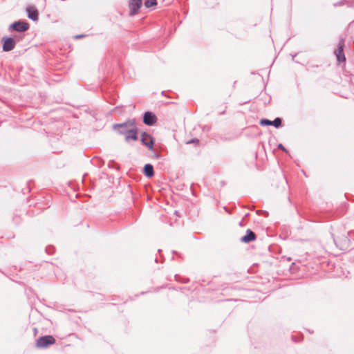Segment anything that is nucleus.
Instances as JSON below:
<instances>
[{
  "mask_svg": "<svg viewBox=\"0 0 354 354\" xmlns=\"http://www.w3.org/2000/svg\"><path fill=\"white\" fill-rule=\"evenodd\" d=\"M259 124L261 126H273L277 129L280 128L282 126V119L281 118H276L274 120H270L266 118L260 120Z\"/></svg>",
  "mask_w": 354,
  "mask_h": 354,
  "instance_id": "obj_8",
  "label": "nucleus"
},
{
  "mask_svg": "<svg viewBox=\"0 0 354 354\" xmlns=\"http://www.w3.org/2000/svg\"><path fill=\"white\" fill-rule=\"evenodd\" d=\"M257 236L255 233L250 229L246 230L245 234L241 238V241L245 243H249L256 240Z\"/></svg>",
  "mask_w": 354,
  "mask_h": 354,
  "instance_id": "obj_11",
  "label": "nucleus"
},
{
  "mask_svg": "<svg viewBox=\"0 0 354 354\" xmlns=\"http://www.w3.org/2000/svg\"><path fill=\"white\" fill-rule=\"evenodd\" d=\"M172 253H173V254H177V252H176V251H175V250H173V251H172Z\"/></svg>",
  "mask_w": 354,
  "mask_h": 354,
  "instance_id": "obj_24",
  "label": "nucleus"
},
{
  "mask_svg": "<svg viewBox=\"0 0 354 354\" xmlns=\"http://www.w3.org/2000/svg\"><path fill=\"white\" fill-rule=\"evenodd\" d=\"M30 28L29 24L24 20H18L12 23L8 28L9 31H16L18 32H24Z\"/></svg>",
  "mask_w": 354,
  "mask_h": 354,
  "instance_id": "obj_3",
  "label": "nucleus"
},
{
  "mask_svg": "<svg viewBox=\"0 0 354 354\" xmlns=\"http://www.w3.org/2000/svg\"><path fill=\"white\" fill-rule=\"evenodd\" d=\"M344 39L342 38L338 43L337 48L335 50V55L339 63L346 61V57L344 53Z\"/></svg>",
  "mask_w": 354,
  "mask_h": 354,
  "instance_id": "obj_7",
  "label": "nucleus"
},
{
  "mask_svg": "<svg viewBox=\"0 0 354 354\" xmlns=\"http://www.w3.org/2000/svg\"><path fill=\"white\" fill-rule=\"evenodd\" d=\"M198 142H199L198 139L193 138V139H191L190 140H189L187 143V144H191V143H198Z\"/></svg>",
  "mask_w": 354,
  "mask_h": 354,
  "instance_id": "obj_19",
  "label": "nucleus"
},
{
  "mask_svg": "<svg viewBox=\"0 0 354 354\" xmlns=\"http://www.w3.org/2000/svg\"><path fill=\"white\" fill-rule=\"evenodd\" d=\"M21 39L19 36H16L15 38L11 37L4 36L1 39L2 48L4 52H9L13 50L16 46V41Z\"/></svg>",
  "mask_w": 354,
  "mask_h": 354,
  "instance_id": "obj_2",
  "label": "nucleus"
},
{
  "mask_svg": "<svg viewBox=\"0 0 354 354\" xmlns=\"http://www.w3.org/2000/svg\"><path fill=\"white\" fill-rule=\"evenodd\" d=\"M115 165L116 163L112 160L109 163V167H113Z\"/></svg>",
  "mask_w": 354,
  "mask_h": 354,
  "instance_id": "obj_20",
  "label": "nucleus"
},
{
  "mask_svg": "<svg viewBox=\"0 0 354 354\" xmlns=\"http://www.w3.org/2000/svg\"><path fill=\"white\" fill-rule=\"evenodd\" d=\"M277 149L284 151L287 154L289 153L288 151L284 147V146L281 143L277 145Z\"/></svg>",
  "mask_w": 354,
  "mask_h": 354,
  "instance_id": "obj_17",
  "label": "nucleus"
},
{
  "mask_svg": "<svg viewBox=\"0 0 354 354\" xmlns=\"http://www.w3.org/2000/svg\"><path fill=\"white\" fill-rule=\"evenodd\" d=\"M55 343V339L52 335H44L36 341V346L39 348H46Z\"/></svg>",
  "mask_w": 354,
  "mask_h": 354,
  "instance_id": "obj_4",
  "label": "nucleus"
},
{
  "mask_svg": "<svg viewBox=\"0 0 354 354\" xmlns=\"http://www.w3.org/2000/svg\"><path fill=\"white\" fill-rule=\"evenodd\" d=\"M144 4L146 8H149L152 6H156L157 1L156 0H145Z\"/></svg>",
  "mask_w": 354,
  "mask_h": 354,
  "instance_id": "obj_14",
  "label": "nucleus"
},
{
  "mask_svg": "<svg viewBox=\"0 0 354 354\" xmlns=\"http://www.w3.org/2000/svg\"><path fill=\"white\" fill-rule=\"evenodd\" d=\"M157 122L156 115L151 111H145L143 115V122L148 126H153Z\"/></svg>",
  "mask_w": 354,
  "mask_h": 354,
  "instance_id": "obj_9",
  "label": "nucleus"
},
{
  "mask_svg": "<svg viewBox=\"0 0 354 354\" xmlns=\"http://www.w3.org/2000/svg\"><path fill=\"white\" fill-rule=\"evenodd\" d=\"M342 3V2H339V3H335V4H334V6H337V5H341Z\"/></svg>",
  "mask_w": 354,
  "mask_h": 354,
  "instance_id": "obj_23",
  "label": "nucleus"
},
{
  "mask_svg": "<svg viewBox=\"0 0 354 354\" xmlns=\"http://www.w3.org/2000/svg\"><path fill=\"white\" fill-rule=\"evenodd\" d=\"M138 129L137 128L136 125H135L133 128L131 129V130L126 133L125 135V140L128 142L129 140H137L138 139Z\"/></svg>",
  "mask_w": 354,
  "mask_h": 354,
  "instance_id": "obj_12",
  "label": "nucleus"
},
{
  "mask_svg": "<svg viewBox=\"0 0 354 354\" xmlns=\"http://www.w3.org/2000/svg\"><path fill=\"white\" fill-rule=\"evenodd\" d=\"M140 141L149 151H154V139L147 132H142L140 135Z\"/></svg>",
  "mask_w": 354,
  "mask_h": 354,
  "instance_id": "obj_5",
  "label": "nucleus"
},
{
  "mask_svg": "<svg viewBox=\"0 0 354 354\" xmlns=\"http://www.w3.org/2000/svg\"><path fill=\"white\" fill-rule=\"evenodd\" d=\"M135 125V120L129 119L123 123L114 124L113 125V129L116 131L120 135H124L126 133H128Z\"/></svg>",
  "mask_w": 354,
  "mask_h": 354,
  "instance_id": "obj_1",
  "label": "nucleus"
},
{
  "mask_svg": "<svg viewBox=\"0 0 354 354\" xmlns=\"http://www.w3.org/2000/svg\"><path fill=\"white\" fill-rule=\"evenodd\" d=\"M34 330H35V333L37 331L36 328H34Z\"/></svg>",
  "mask_w": 354,
  "mask_h": 354,
  "instance_id": "obj_25",
  "label": "nucleus"
},
{
  "mask_svg": "<svg viewBox=\"0 0 354 354\" xmlns=\"http://www.w3.org/2000/svg\"><path fill=\"white\" fill-rule=\"evenodd\" d=\"M154 157H155L156 159H160V158H162V156H161L160 153H154Z\"/></svg>",
  "mask_w": 354,
  "mask_h": 354,
  "instance_id": "obj_21",
  "label": "nucleus"
},
{
  "mask_svg": "<svg viewBox=\"0 0 354 354\" xmlns=\"http://www.w3.org/2000/svg\"><path fill=\"white\" fill-rule=\"evenodd\" d=\"M85 37V35H75V39H80V38H82V37Z\"/></svg>",
  "mask_w": 354,
  "mask_h": 354,
  "instance_id": "obj_22",
  "label": "nucleus"
},
{
  "mask_svg": "<svg viewBox=\"0 0 354 354\" xmlns=\"http://www.w3.org/2000/svg\"><path fill=\"white\" fill-rule=\"evenodd\" d=\"M142 172L144 175L149 178L153 177L154 176L153 165L149 163L145 164L143 167Z\"/></svg>",
  "mask_w": 354,
  "mask_h": 354,
  "instance_id": "obj_13",
  "label": "nucleus"
},
{
  "mask_svg": "<svg viewBox=\"0 0 354 354\" xmlns=\"http://www.w3.org/2000/svg\"><path fill=\"white\" fill-rule=\"evenodd\" d=\"M26 11L28 19L32 20L33 21H37L38 20L39 12L34 6H28L26 9Z\"/></svg>",
  "mask_w": 354,
  "mask_h": 354,
  "instance_id": "obj_10",
  "label": "nucleus"
},
{
  "mask_svg": "<svg viewBox=\"0 0 354 354\" xmlns=\"http://www.w3.org/2000/svg\"><path fill=\"white\" fill-rule=\"evenodd\" d=\"M257 214L259 215L262 214L266 217L268 216V215H269L268 212L265 210H258V211H257Z\"/></svg>",
  "mask_w": 354,
  "mask_h": 354,
  "instance_id": "obj_18",
  "label": "nucleus"
},
{
  "mask_svg": "<svg viewBox=\"0 0 354 354\" xmlns=\"http://www.w3.org/2000/svg\"><path fill=\"white\" fill-rule=\"evenodd\" d=\"M128 6L130 10L129 15L130 17L135 16L140 12L142 6V0H129Z\"/></svg>",
  "mask_w": 354,
  "mask_h": 354,
  "instance_id": "obj_6",
  "label": "nucleus"
},
{
  "mask_svg": "<svg viewBox=\"0 0 354 354\" xmlns=\"http://www.w3.org/2000/svg\"><path fill=\"white\" fill-rule=\"evenodd\" d=\"M174 277H175V279H176V281H181L183 283H187L189 281V278H185L183 281H181L180 280V277L179 275H178V274H176L174 276Z\"/></svg>",
  "mask_w": 354,
  "mask_h": 354,
  "instance_id": "obj_16",
  "label": "nucleus"
},
{
  "mask_svg": "<svg viewBox=\"0 0 354 354\" xmlns=\"http://www.w3.org/2000/svg\"><path fill=\"white\" fill-rule=\"evenodd\" d=\"M46 252H47V254H53L55 252V248L54 246L53 245H48L46 248Z\"/></svg>",
  "mask_w": 354,
  "mask_h": 354,
  "instance_id": "obj_15",
  "label": "nucleus"
}]
</instances>
